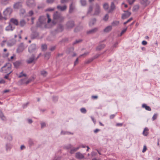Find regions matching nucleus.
<instances>
[{"label": "nucleus", "instance_id": "obj_1", "mask_svg": "<svg viewBox=\"0 0 160 160\" xmlns=\"http://www.w3.org/2000/svg\"><path fill=\"white\" fill-rule=\"evenodd\" d=\"M64 18L62 16L61 14L57 11L53 15V18L52 22L55 24L58 22H63Z\"/></svg>", "mask_w": 160, "mask_h": 160}, {"label": "nucleus", "instance_id": "obj_2", "mask_svg": "<svg viewBox=\"0 0 160 160\" xmlns=\"http://www.w3.org/2000/svg\"><path fill=\"white\" fill-rule=\"evenodd\" d=\"M11 64L9 63H7L1 68L0 70V71L3 73H8V74H10L12 71L11 70Z\"/></svg>", "mask_w": 160, "mask_h": 160}, {"label": "nucleus", "instance_id": "obj_3", "mask_svg": "<svg viewBox=\"0 0 160 160\" xmlns=\"http://www.w3.org/2000/svg\"><path fill=\"white\" fill-rule=\"evenodd\" d=\"M47 19H48L47 21L48 23L50 22L51 21L50 16L48 14H47V16H42L40 17L39 19V22L41 25L45 24Z\"/></svg>", "mask_w": 160, "mask_h": 160}, {"label": "nucleus", "instance_id": "obj_4", "mask_svg": "<svg viewBox=\"0 0 160 160\" xmlns=\"http://www.w3.org/2000/svg\"><path fill=\"white\" fill-rule=\"evenodd\" d=\"M75 24L74 21L69 20L67 21L65 25V28L66 30H69L72 29L74 26Z\"/></svg>", "mask_w": 160, "mask_h": 160}, {"label": "nucleus", "instance_id": "obj_5", "mask_svg": "<svg viewBox=\"0 0 160 160\" xmlns=\"http://www.w3.org/2000/svg\"><path fill=\"white\" fill-rule=\"evenodd\" d=\"M101 12L100 6L98 3H96L95 5L94 12L92 14L93 16H98Z\"/></svg>", "mask_w": 160, "mask_h": 160}, {"label": "nucleus", "instance_id": "obj_6", "mask_svg": "<svg viewBox=\"0 0 160 160\" xmlns=\"http://www.w3.org/2000/svg\"><path fill=\"white\" fill-rule=\"evenodd\" d=\"M35 55L32 54L31 57H29L28 59L26 60V62L28 64H31L32 63H35V61H36Z\"/></svg>", "mask_w": 160, "mask_h": 160}, {"label": "nucleus", "instance_id": "obj_7", "mask_svg": "<svg viewBox=\"0 0 160 160\" xmlns=\"http://www.w3.org/2000/svg\"><path fill=\"white\" fill-rule=\"evenodd\" d=\"M12 11V9L10 7L7 8L5 10L3 11V15L5 16H10Z\"/></svg>", "mask_w": 160, "mask_h": 160}, {"label": "nucleus", "instance_id": "obj_8", "mask_svg": "<svg viewBox=\"0 0 160 160\" xmlns=\"http://www.w3.org/2000/svg\"><path fill=\"white\" fill-rule=\"evenodd\" d=\"M37 49L35 44H32L28 47V51L30 53L34 52Z\"/></svg>", "mask_w": 160, "mask_h": 160}, {"label": "nucleus", "instance_id": "obj_9", "mask_svg": "<svg viewBox=\"0 0 160 160\" xmlns=\"http://www.w3.org/2000/svg\"><path fill=\"white\" fill-rule=\"evenodd\" d=\"M26 4L28 7L32 8L35 6L34 0H27Z\"/></svg>", "mask_w": 160, "mask_h": 160}, {"label": "nucleus", "instance_id": "obj_10", "mask_svg": "<svg viewBox=\"0 0 160 160\" xmlns=\"http://www.w3.org/2000/svg\"><path fill=\"white\" fill-rule=\"evenodd\" d=\"M76 9L75 5L74 3L72 2L70 5L69 7V12L71 13L74 12Z\"/></svg>", "mask_w": 160, "mask_h": 160}, {"label": "nucleus", "instance_id": "obj_11", "mask_svg": "<svg viewBox=\"0 0 160 160\" xmlns=\"http://www.w3.org/2000/svg\"><path fill=\"white\" fill-rule=\"evenodd\" d=\"M25 48V46L23 43H21L18 45L17 51L18 53L22 52Z\"/></svg>", "mask_w": 160, "mask_h": 160}, {"label": "nucleus", "instance_id": "obj_12", "mask_svg": "<svg viewBox=\"0 0 160 160\" xmlns=\"http://www.w3.org/2000/svg\"><path fill=\"white\" fill-rule=\"evenodd\" d=\"M84 155L79 152H77L75 154V157L78 159H82L84 158Z\"/></svg>", "mask_w": 160, "mask_h": 160}, {"label": "nucleus", "instance_id": "obj_13", "mask_svg": "<svg viewBox=\"0 0 160 160\" xmlns=\"http://www.w3.org/2000/svg\"><path fill=\"white\" fill-rule=\"evenodd\" d=\"M57 8L61 11H65L67 8V6L66 5H64L63 6H61L60 5L57 6Z\"/></svg>", "mask_w": 160, "mask_h": 160}, {"label": "nucleus", "instance_id": "obj_14", "mask_svg": "<svg viewBox=\"0 0 160 160\" xmlns=\"http://www.w3.org/2000/svg\"><path fill=\"white\" fill-rule=\"evenodd\" d=\"M131 14V13L130 12L128 11H127L125 12V13L123 14L122 15V18L123 19H125V18L129 16Z\"/></svg>", "mask_w": 160, "mask_h": 160}, {"label": "nucleus", "instance_id": "obj_15", "mask_svg": "<svg viewBox=\"0 0 160 160\" xmlns=\"http://www.w3.org/2000/svg\"><path fill=\"white\" fill-rule=\"evenodd\" d=\"M14 28L15 27H13L11 24L9 23V25L6 28L5 30L7 31H12L14 29Z\"/></svg>", "mask_w": 160, "mask_h": 160}, {"label": "nucleus", "instance_id": "obj_16", "mask_svg": "<svg viewBox=\"0 0 160 160\" xmlns=\"http://www.w3.org/2000/svg\"><path fill=\"white\" fill-rule=\"evenodd\" d=\"M22 7V4L20 2H17L15 3L13 6V8L15 9H18Z\"/></svg>", "mask_w": 160, "mask_h": 160}, {"label": "nucleus", "instance_id": "obj_17", "mask_svg": "<svg viewBox=\"0 0 160 160\" xmlns=\"http://www.w3.org/2000/svg\"><path fill=\"white\" fill-rule=\"evenodd\" d=\"M105 46V45L103 44H101L98 45L96 48V50L97 51H100L103 49Z\"/></svg>", "mask_w": 160, "mask_h": 160}, {"label": "nucleus", "instance_id": "obj_18", "mask_svg": "<svg viewBox=\"0 0 160 160\" xmlns=\"http://www.w3.org/2000/svg\"><path fill=\"white\" fill-rule=\"evenodd\" d=\"M21 63V61H17L13 63V65L15 68H18L20 66Z\"/></svg>", "mask_w": 160, "mask_h": 160}, {"label": "nucleus", "instance_id": "obj_19", "mask_svg": "<svg viewBox=\"0 0 160 160\" xmlns=\"http://www.w3.org/2000/svg\"><path fill=\"white\" fill-rule=\"evenodd\" d=\"M31 81V79H29L28 80L25 82V79H22L20 81V82L21 84H27L30 83Z\"/></svg>", "mask_w": 160, "mask_h": 160}, {"label": "nucleus", "instance_id": "obj_20", "mask_svg": "<svg viewBox=\"0 0 160 160\" xmlns=\"http://www.w3.org/2000/svg\"><path fill=\"white\" fill-rule=\"evenodd\" d=\"M98 30L97 28H95L88 31L87 33L88 34L93 33L96 32Z\"/></svg>", "mask_w": 160, "mask_h": 160}, {"label": "nucleus", "instance_id": "obj_21", "mask_svg": "<svg viewBox=\"0 0 160 160\" xmlns=\"http://www.w3.org/2000/svg\"><path fill=\"white\" fill-rule=\"evenodd\" d=\"M38 35V32H33L31 35V38L32 39H34L36 38Z\"/></svg>", "mask_w": 160, "mask_h": 160}, {"label": "nucleus", "instance_id": "obj_22", "mask_svg": "<svg viewBox=\"0 0 160 160\" xmlns=\"http://www.w3.org/2000/svg\"><path fill=\"white\" fill-rule=\"evenodd\" d=\"M57 29L58 32H61L64 29V27L63 25L61 24H59L58 26Z\"/></svg>", "mask_w": 160, "mask_h": 160}, {"label": "nucleus", "instance_id": "obj_23", "mask_svg": "<svg viewBox=\"0 0 160 160\" xmlns=\"http://www.w3.org/2000/svg\"><path fill=\"white\" fill-rule=\"evenodd\" d=\"M10 22L17 26L18 24V20L16 19L13 18L11 19Z\"/></svg>", "mask_w": 160, "mask_h": 160}, {"label": "nucleus", "instance_id": "obj_24", "mask_svg": "<svg viewBox=\"0 0 160 160\" xmlns=\"http://www.w3.org/2000/svg\"><path fill=\"white\" fill-rule=\"evenodd\" d=\"M112 27L111 26H109L105 28L103 30V32H108L111 30Z\"/></svg>", "mask_w": 160, "mask_h": 160}, {"label": "nucleus", "instance_id": "obj_25", "mask_svg": "<svg viewBox=\"0 0 160 160\" xmlns=\"http://www.w3.org/2000/svg\"><path fill=\"white\" fill-rule=\"evenodd\" d=\"M93 10V7L92 6L90 5L89 6L88 9L87 14H90L91 15H92V14L91 13L92 11Z\"/></svg>", "mask_w": 160, "mask_h": 160}, {"label": "nucleus", "instance_id": "obj_26", "mask_svg": "<svg viewBox=\"0 0 160 160\" xmlns=\"http://www.w3.org/2000/svg\"><path fill=\"white\" fill-rule=\"evenodd\" d=\"M12 137L11 135L7 134L6 135L5 138L8 141H11L12 140Z\"/></svg>", "mask_w": 160, "mask_h": 160}, {"label": "nucleus", "instance_id": "obj_27", "mask_svg": "<svg viewBox=\"0 0 160 160\" xmlns=\"http://www.w3.org/2000/svg\"><path fill=\"white\" fill-rule=\"evenodd\" d=\"M148 128H145L142 133L143 135L145 136H147L148 134Z\"/></svg>", "mask_w": 160, "mask_h": 160}, {"label": "nucleus", "instance_id": "obj_28", "mask_svg": "<svg viewBox=\"0 0 160 160\" xmlns=\"http://www.w3.org/2000/svg\"><path fill=\"white\" fill-rule=\"evenodd\" d=\"M15 43V40L13 39L12 41H10L7 43L8 45L9 46H11L13 45Z\"/></svg>", "mask_w": 160, "mask_h": 160}, {"label": "nucleus", "instance_id": "obj_29", "mask_svg": "<svg viewBox=\"0 0 160 160\" xmlns=\"http://www.w3.org/2000/svg\"><path fill=\"white\" fill-rule=\"evenodd\" d=\"M142 107L143 108H145V109L147 110L148 111H151V109L150 107L147 106L146 104H144L142 105Z\"/></svg>", "mask_w": 160, "mask_h": 160}, {"label": "nucleus", "instance_id": "obj_30", "mask_svg": "<svg viewBox=\"0 0 160 160\" xmlns=\"http://www.w3.org/2000/svg\"><path fill=\"white\" fill-rule=\"evenodd\" d=\"M96 18H93L91 19L90 21L89 24L90 26L93 25L96 22Z\"/></svg>", "mask_w": 160, "mask_h": 160}, {"label": "nucleus", "instance_id": "obj_31", "mask_svg": "<svg viewBox=\"0 0 160 160\" xmlns=\"http://www.w3.org/2000/svg\"><path fill=\"white\" fill-rule=\"evenodd\" d=\"M0 118L2 120L5 121L6 120V118L3 115L2 112L0 110Z\"/></svg>", "mask_w": 160, "mask_h": 160}, {"label": "nucleus", "instance_id": "obj_32", "mask_svg": "<svg viewBox=\"0 0 160 160\" xmlns=\"http://www.w3.org/2000/svg\"><path fill=\"white\" fill-rule=\"evenodd\" d=\"M115 8V6L114 5V3L113 2H112L111 5V8L109 10L108 12H110L112 11H113Z\"/></svg>", "mask_w": 160, "mask_h": 160}, {"label": "nucleus", "instance_id": "obj_33", "mask_svg": "<svg viewBox=\"0 0 160 160\" xmlns=\"http://www.w3.org/2000/svg\"><path fill=\"white\" fill-rule=\"evenodd\" d=\"M103 7L104 10H107L109 8L108 4L107 3H105L103 4Z\"/></svg>", "mask_w": 160, "mask_h": 160}, {"label": "nucleus", "instance_id": "obj_34", "mask_svg": "<svg viewBox=\"0 0 160 160\" xmlns=\"http://www.w3.org/2000/svg\"><path fill=\"white\" fill-rule=\"evenodd\" d=\"M61 135H65V134H73V133L68 132L62 131L61 132Z\"/></svg>", "mask_w": 160, "mask_h": 160}, {"label": "nucleus", "instance_id": "obj_35", "mask_svg": "<svg viewBox=\"0 0 160 160\" xmlns=\"http://www.w3.org/2000/svg\"><path fill=\"white\" fill-rule=\"evenodd\" d=\"M26 23L25 21L23 19L21 20L20 22V24L21 27L24 26L25 25Z\"/></svg>", "mask_w": 160, "mask_h": 160}, {"label": "nucleus", "instance_id": "obj_36", "mask_svg": "<svg viewBox=\"0 0 160 160\" xmlns=\"http://www.w3.org/2000/svg\"><path fill=\"white\" fill-rule=\"evenodd\" d=\"M51 56V53L50 52H47L46 53L45 55L44 56L47 59H49Z\"/></svg>", "mask_w": 160, "mask_h": 160}, {"label": "nucleus", "instance_id": "obj_37", "mask_svg": "<svg viewBox=\"0 0 160 160\" xmlns=\"http://www.w3.org/2000/svg\"><path fill=\"white\" fill-rule=\"evenodd\" d=\"M9 0H2L1 2L2 4L4 5H6L8 3Z\"/></svg>", "mask_w": 160, "mask_h": 160}, {"label": "nucleus", "instance_id": "obj_38", "mask_svg": "<svg viewBox=\"0 0 160 160\" xmlns=\"http://www.w3.org/2000/svg\"><path fill=\"white\" fill-rule=\"evenodd\" d=\"M119 23L118 21H115L113 22L112 23V25L113 26H116L118 25Z\"/></svg>", "mask_w": 160, "mask_h": 160}, {"label": "nucleus", "instance_id": "obj_39", "mask_svg": "<svg viewBox=\"0 0 160 160\" xmlns=\"http://www.w3.org/2000/svg\"><path fill=\"white\" fill-rule=\"evenodd\" d=\"M94 60V58H91L88 59V60H87L85 62V63L86 64H88L91 62H92Z\"/></svg>", "mask_w": 160, "mask_h": 160}, {"label": "nucleus", "instance_id": "obj_40", "mask_svg": "<svg viewBox=\"0 0 160 160\" xmlns=\"http://www.w3.org/2000/svg\"><path fill=\"white\" fill-rule=\"evenodd\" d=\"M80 2L81 5L82 6H85L86 4V0H81Z\"/></svg>", "mask_w": 160, "mask_h": 160}, {"label": "nucleus", "instance_id": "obj_41", "mask_svg": "<svg viewBox=\"0 0 160 160\" xmlns=\"http://www.w3.org/2000/svg\"><path fill=\"white\" fill-rule=\"evenodd\" d=\"M28 142L29 145L30 146L33 145H34V143L33 140L31 139H29L28 141Z\"/></svg>", "mask_w": 160, "mask_h": 160}, {"label": "nucleus", "instance_id": "obj_42", "mask_svg": "<svg viewBox=\"0 0 160 160\" xmlns=\"http://www.w3.org/2000/svg\"><path fill=\"white\" fill-rule=\"evenodd\" d=\"M47 72L43 70L41 71V74L44 77L46 76L47 75Z\"/></svg>", "mask_w": 160, "mask_h": 160}, {"label": "nucleus", "instance_id": "obj_43", "mask_svg": "<svg viewBox=\"0 0 160 160\" xmlns=\"http://www.w3.org/2000/svg\"><path fill=\"white\" fill-rule=\"evenodd\" d=\"M11 147V145L10 144H6V150L7 151L10 150Z\"/></svg>", "mask_w": 160, "mask_h": 160}, {"label": "nucleus", "instance_id": "obj_44", "mask_svg": "<svg viewBox=\"0 0 160 160\" xmlns=\"http://www.w3.org/2000/svg\"><path fill=\"white\" fill-rule=\"evenodd\" d=\"M147 0H141V3L144 6H146V3L147 2Z\"/></svg>", "mask_w": 160, "mask_h": 160}, {"label": "nucleus", "instance_id": "obj_45", "mask_svg": "<svg viewBox=\"0 0 160 160\" xmlns=\"http://www.w3.org/2000/svg\"><path fill=\"white\" fill-rule=\"evenodd\" d=\"M7 19V17L5 16L4 17H3L1 13L0 12V20H6Z\"/></svg>", "mask_w": 160, "mask_h": 160}, {"label": "nucleus", "instance_id": "obj_46", "mask_svg": "<svg viewBox=\"0 0 160 160\" xmlns=\"http://www.w3.org/2000/svg\"><path fill=\"white\" fill-rule=\"evenodd\" d=\"M26 76H27L26 74L23 73V72H22L20 73V75H19L18 77L19 78H21L23 76L26 77Z\"/></svg>", "mask_w": 160, "mask_h": 160}, {"label": "nucleus", "instance_id": "obj_47", "mask_svg": "<svg viewBox=\"0 0 160 160\" xmlns=\"http://www.w3.org/2000/svg\"><path fill=\"white\" fill-rule=\"evenodd\" d=\"M80 111L83 113H86L87 112V110L84 108H82L80 109Z\"/></svg>", "mask_w": 160, "mask_h": 160}, {"label": "nucleus", "instance_id": "obj_48", "mask_svg": "<svg viewBox=\"0 0 160 160\" xmlns=\"http://www.w3.org/2000/svg\"><path fill=\"white\" fill-rule=\"evenodd\" d=\"M109 16L108 14H106L103 18V19L105 21H107L108 19Z\"/></svg>", "mask_w": 160, "mask_h": 160}, {"label": "nucleus", "instance_id": "obj_49", "mask_svg": "<svg viewBox=\"0 0 160 160\" xmlns=\"http://www.w3.org/2000/svg\"><path fill=\"white\" fill-rule=\"evenodd\" d=\"M77 151L76 148H73L71 150L70 153L71 154H73Z\"/></svg>", "mask_w": 160, "mask_h": 160}, {"label": "nucleus", "instance_id": "obj_50", "mask_svg": "<svg viewBox=\"0 0 160 160\" xmlns=\"http://www.w3.org/2000/svg\"><path fill=\"white\" fill-rule=\"evenodd\" d=\"M42 50H45L47 48V46L46 44H43L42 46Z\"/></svg>", "mask_w": 160, "mask_h": 160}, {"label": "nucleus", "instance_id": "obj_51", "mask_svg": "<svg viewBox=\"0 0 160 160\" xmlns=\"http://www.w3.org/2000/svg\"><path fill=\"white\" fill-rule=\"evenodd\" d=\"M127 30V28H126L122 30L120 33V36H121L122 35H123L126 32Z\"/></svg>", "mask_w": 160, "mask_h": 160}, {"label": "nucleus", "instance_id": "obj_52", "mask_svg": "<svg viewBox=\"0 0 160 160\" xmlns=\"http://www.w3.org/2000/svg\"><path fill=\"white\" fill-rule=\"evenodd\" d=\"M82 41V40L81 39H79V40H76L73 43V44H77V43H79L81 42V41Z\"/></svg>", "mask_w": 160, "mask_h": 160}, {"label": "nucleus", "instance_id": "obj_53", "mask_svg": "<svg viewBox=\"0 0 160 160\" xmlns=\"http://www.w3.org/2000/svg\"><path fill=\"white\" fill-rule=\"evenodd\" d=\"M130 5H132L136 0H127Z\"/></svg>", "mask_w": 160, "mask_h": 160}, {"label": "nucleus", "instance_id": "obj_54", "mask_svg": "<svg viewBox=\"0 0 160 160\" xmlns=\"http://www.w3.org/2000/svg\"><path fill=\"white\" fill-rule=\"evenodd\" d=\"M78 63V58H77L74 62V66H76Z\"/></svg>", "mask_w": 160, "mask_h": 160}, {"label": "nucleus", "instance_id": "obj_55", "mask_svg": "<svg viewBox=\"0 0 160 160\" xmlns=\"http://www.w3.org/2000/svg\"><path fill=\"white\" fill-rule=\"evenodd\" d=\"M139 8V6L138 5H135L133 8V9L134 10L137 11Z\"/></svg>", "mask_w": 160, "mask_h": 160}, {"label": "nucleus", "instance_id": "obj_56", "mask_svg": "<svg viewBox=\"0 0 160 160\" xmlns=\"http://www.w3.org/2000/svg\"><path fill=\"white\" fill-rule=\"evenodd\" d=\"M72 146L71 144H68L65 146L66 148L67 149H69L72 147Z\"/></svg>", "mask_w": 160, "mask_h": 160}, {"label": "nucleus", "instance_id": "obj_57", "mask_svg": "<svg viewBox=\"0 0 160 160\" xmlns=\"http://www.w3.org/2000/svg\"><path fill=\"white\" fill-rule=\"evenodd\" d=\"M41 128H43L46 126V124L45 122H43L41 123Z\"/></svg>", "mask_w": 160, "mask_h": 160}, {"label": "nucleus", "instance_id": "obj_58", "mask_svg": "<svg viewBox=\"0 0 160 160\" xmlns=\"http://www.w3.org/2000/svg\"><path fill=\"white\" fill-rule=\"evenodd\" d=\"M157 118V114H155L152 117V119L153 121H154Z\"/></svg>", "mask_w": 160, "mask_h": 160}, {"label": "nucleus", "instance_id": "obj_59", "mask_svg": "<svg viewBox=\"0 0 160 160\" xmlns=\"http://www.w3.org/2000/svg\"><path fill=\"white\" fill-rule=\"evenodd\" d=\"M55 9V8H48V9H47L46 10L47 11H52L53 10H54Z\"/></svg>", "mask_w": 160, "mask_h": 160}, {"label": "nucleus", "instance_id": "obj_60", "mask_svg": "<svg viewBox=\"0 0 160 160\" xmlns=\"http://www.w3.org/2000/svg\"><path fill=\"white\" fill-rule=\"evenodd\" d=\"M132 18H130L128 20H127L126 22H125L124 23V24L125 25H126V24H127L128 23V22H130L132 20Z\"/></svg>", "mask_w": 160, "mask_h": 160}, {"label": "nucleus", "instance_id": "obj_61", "mask_svg": "<svg viewBox=\"0 0 160 160\" xmlns=\"http://www.w3.org/2000/svg\"><path fill=\"white\" fill-rule=\"evenodd\" d=\"M68 1V0H61V3L62 4Z\"/></svg>", "mask_w": 160, "mask_h": 160}, {"label": "nucleus", "instance_id": "obj_62", "mask_svg": "<svg viewBox=\"0 0 160 160\" xmlns=\"http://www.w3.org/2000/svg\"><path fill=\"white\" fill-rule=\"evenodd\" d=\"M100 56V54H97V55H95V56H94L92 58H94V59H96V58H98V57H99Z\"/></svg>", "mask_w": 160, "mask_h": 160}, {"label": "nucleus", "instance_id": "obj_63", "mask_svg": "<svg viewBox=\"0 0 160 160\" xmlns=\"http://www.w3.org/2000/svg\"><path fill=\"white\" fill-rule=\"evenodd\" d=\"M28 14L29 15H30L31 16H32L33 14V11L32 10H31V11H29L28 12Z\"/></svg>", "mask_w": 160, "mask_h": 160}, {"label": "nucleus", "instance_id": "obj_64", "mask_svg": "<svg viewBox=\"0 0 160 160\" xmlns=\"http://www.w3.org/2000/svg\"><path fill=\"white\" fill-rule=\"evenodd\" d=\"M27 121L29 123H31L32 122V120L31 119H28Z\"/></svg>", "mask_w": 160, "mask_h": 160}]
</instances>
